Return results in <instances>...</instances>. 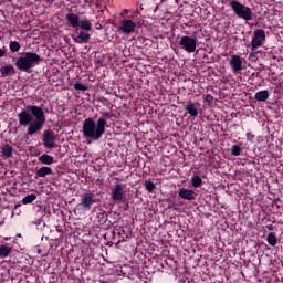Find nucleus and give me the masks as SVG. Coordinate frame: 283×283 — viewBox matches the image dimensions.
Returning <instances> with one entry per match:
<instances>
[{"mask_svg": "<svg viewBox=\"0 0 283 283\" xmlns=\"http://www.w3.org/2000/svg\"><path fill=\"white\" fill-rule=\"evenodd\" d=\"M18 120L21 127H28L27 134L32 138L43 129L45 113H43V108L36 105H28L24 111L18 114Z\"/></svg>", "mask_w": 283, "mask_h": 283, "instance_id": "1", "label": "nucleus"}, {"mask_svg": "<svg viewBox=\"0 0 283 283\" xmlns=\"http://www.w3.org/2000/svg\"><path fill=\"white\" fill-rule=\"evenodd\" d=\"M107 127V119L98 118L96 122L88 117L84 120L82 129L83 136L85 138H91V140H101L105 134V128Z\"/></svg>", "mask_w": 283, "mask_h": 283, "instance_id": "2", "label": "nucleus"}, {"mask_svg": "<svg viewBox=\"0 0 283 283\" xmlns=\"http://www.w3.org/2000/svg\"><path fill=\"white\" fill-rule=\"evenodd\" d=\"M36 63H41V55L34 52H25L15 61V67L21 72H30Z\"/></svg>", "mask_w": 283, "mask_h": 283, "instance_id": "3", "label": "nucleus"}, {"mask_svg": "<svg viewBox=\"0 0 283 283\" xmlns=\"http://www.w3.org/2000/svg\"><path fill=\"white\" fill-rule=\"evenodd\" d=\"M229 6L234 14L239 17V19H243V21H253V11L251 10V8L235 0H231L229 2Z\"/></svg>", "mask_w": 283, "mask_h": 283, "instance_id": "4", "label": "nucleus"}, {"mask_svg": "<svg viewBox=\"0 0 283 283\" xmlns=\"http://www.w3.org/2000/svg\"><path fill=\"white\" fill-rule=\"evenodd\" d=\"M179 45L181 50H185V52L191 54L196 52V48L198 45V38L189 35L181 36V39L179 40Z\"/></svg>", "mask_w": 283, "mask_h": 283, "instance_id": "5", "label": "nucleus"}, {"mask_svg": "<svg viewBox=\"0 0 283 283\" xmlns=\"http://www.w3.org/2000/svg\"><path fill=\"white\" fill-rule=\"evenodd\" d=\"M96 205V197L92 192L84 193L76 206L81 211H92V206Z\"/></svg>", "mask_w": 283, "mask_h": 283, "instance_id": "6", "label": "nucleus"}, {"mask_svg": "<svg viewBox=\"0 0 283 283\" xmlns=\"http://www.w3.org/2000/svg\"><path fill=\"white\" fill-rule=\"evenodd\" d=\"M266 41V32L262 29H256L254 31L252 41H251V48H252V52H255V50H258V48H262V45H264Z\"/></svg>", "mask_w": 283, "mask_h": 283, "instance_id": "7", "label": "nucleus"}, {"mask_svg": "<svg viewBox=\"0 0 283 283\" xmlns=\"http://www.w3.org/2000/svg\"><path fill=\"white\" fill-rule=\"evenodd\" d=\"M136 21L132 19H124L119 22L118 30L119 32H123V34H134L136 32Z\"/></svg>", "mask_w": 283, "mask_h": 283, "instance_id": "8", "label": "nucleus"}, {"mask_svg": "<svg viewBox=\"0 0 283 283\" xmlns=\"http://www.w3.org/2000/svg\"><path fill=\"white\" fill-rule=\"evenodd\" d=\"M125 184H116L112 189L111 198L113 202H123V200H125Z\"/></svg>", "mask_w": 283, "mask_h": 283, "instance_id": "9", "label": "nucleus"}, {"mask_svg": "<svg viewBox=\"0 0 283 283\" xmlns=\"http://www.w3.org/2000/svg\"><path fill=\"white\" fill-rule=\"evenodd\" d=\"M43 145L46 149H54V143H56V136L52 130H45L42 135Z\"/></svg>", "mask_w": 283, "mask_h": 283, "instance_id": "10", "label": "nucleus"}, {"mask_svg": "<svg viewBox=\"0 0 283 283\" xmlns=\"http://www.w3.org/2000/svg\"><path fill=\"white\" fill-rule=\"evenodd\" d=\"M230 67L234 74H240V72H242V57H240V55H232Z\"/></svg>", "mask_w": 283, "mask_h": 283, "instance_id": "11", "label": "nucleus"}, {"mask_svg": "<svg viewBox=\"0 0 283 283\" xmlns=\"http://www.w3.org/2000/svg\"><path fill=\"white\" fill-rule=\"evenodd\" d=\"M0 74L2 78H7V76H14L17 70H14L12 64H0Z\"/></svg>", "mask_w": 283, "mask_h": 283, "instance_id": "12", "label": "nucleus"}, {"mask_svg": "<svg viewBox=\"0 0 283 283\" xmlns=\"http://www.w3.org/2000/svg\"><path fill=\"white\" fill-rule=\"evenodd\" d=\"M178 196L179 198H182V200H196L198 193H196L193 190L181 188L178 192Z\"/></svg>", "mask_w": 283, "mask_h": 283, "instance_id": "13", "label": "nucleus"}, {"mask_svg": "<svg viewBox=\"0 0 283 283\" xmlns=\"http://www.w3.org/2000/svg\"><path fill=\"white\" fill-rule=\"evenodd\" d=\"M14 155V147H12L10 144H6L1 147V158L3 160H8L9 158H12Z\"/></svg>", "mask_w": 283, "mask_h": 283, "instance_id": "14", "label": "nucleus"}, {"mask_svg": "<svg viewBox=\"0 0 283 283\" xmlns=\"http://www.w3.org/2000/svg\"><path fill=\"white\" fill-rule=\"evenodd\" d=\"M65 19L71 28H78V23L81 22V18L78 17V14L67 13Z\"/></svg>", "mask_w": 283, "mask_h": 283, "instance_id": "15", "label": "nucleus"}, {"mask_svg": "<svg viewBox=\"0 0 283 283\" xmlns=\"http://www.w3.org/2000/svg\"><path fill=\"white\" fill-rule=\"evenodd\" d=\"M90 39H92V35L90 33H85L81 31L78 35L74 38L75 43L83 44V43H90Z\"/></svg>", "mask_w": 283, "mask_h": 283, "instance_id": "16", "label": "nucleus"}, {"mask_svg": "<svg viewBox=\"0 0 283 283\" xmlns=\"http://www.w3.org/2000/svg\"><path fill=\"white\" fill-rule=\"evenodd\" d=\"M255 101H259V103H265V101H269V91H259L254 95Z\"/></svg>", "mask_w": 283, "mask_h": 283, "instance_id": "17", "label": "nucleus"}, {"mask_svg": "<svg viewBox=\"0 0 283 283\" xmlns=\"http://www.w3.org/2000/svg\"><path fill=\"white\" fill-rule=\"evenodd\" d=\"M51 174H52V168L46 166L39 168L35 172L38 178H45L46 176H51Z\"/></svg>", "mask_w": 283, "mask_h": 283, "instance_id": "18", "label": "nucleus"}, {"mask_svg": "<svg viewBox=\"0 0 283 283\" xmlns=\"http://www.w3.org/2000/svg\"><path fill=\"white\" fill-rule=\"evenodd\" d=\"M185 109L192 118L198 117V106H196V104L189 102Z\"/></svg>", "mask_w": 283, "mask_h": 283, "instance_id": "19", "label": "nucleus"}, {"mask_svg": "<svg viewBox=\"0 0 283 283\" xmlns=\"http://www.w3.org/2000/svg\"><path fill=\"white\" fill-rule=\"evenodd\" d=\"M39 161L42 163V165H53L54 164V157L43 154L39 157Z\"/></svg>", "mask_w": 283, "mask_h": 283, "instance_id": "20", "label": "nucleus"}, {"mask_svg": "<svg viewBox=\"0 0 283 283\" xmlns=\"http://www.w3.org/2000/svg\"><path fill=\"white\" fill-rule=\"evenodd\" d=\"M12 253V248L8 244H3L0 247V258H8Z\"/></svg>", "mask_w": 283, "mask_h": 283, "instance_id": "21", "label": "nucleus"}, {"mask_svg": "<svg viewBox=\"0 0 283 283\" xmlns=\"http://www.w3.org/2000/svg\"><path fill=\"white\" fill-rule=\"evenodd\" d=\"M78 28H81V30H85L86 32H91L92 22L90 20H81L78 23Z\"/></svg>", "mask_w": 283, "mask_h": 283, "instance_id": "22", "label": "nucleus"}, {"mask_svg": "<svg viewBox=\"0 0 283 283\" xmlns=\"http://www.w3.org/2000/svg\"><path fill=\"white\" fill-rule=\"evenodd\" d=\"M266 242L270 247H275V244H277V237H275V233L270 232L266 237Z\"/></svg>", "mask_w": 283, "mask_h": 283, "instance_id": "23", "label": "nucleus"}, {"mask_svg": "<svg viewBox=\"0 0 283 283\" xmlns=\"http://www.w3.org/2000/svg\"><path fill=\"white\" fill-rule=\"evenodd\" d=\"M35 199H36L35 193L27 195L24 198H22V205H30L34 202Z\"/></svg>", "mask_w": 283, "mask_h": 283, "instance_id": "24", "label": "nucleus"}, {"mask_svg": "<svg viewBox=\"0 0 283 283\" xmlns=\"http://www.w3.org/2000/svg\"><path fill=\"white\" fill-rule=\"evenodd\" d=\"M191 184H192V187H196V188L201 187L202 186V178H200V176H198V175H195L191 178Z\"/></svg>", "mask_w": 283, "mask_h": 283, "instance_id": "25", "label": "nucleus"}, {"mask_svg": "<svg viewBox=\"0 0 283 283\" xmlns=\"http://www.w3.org/2000/svg\"><path fill=\"white\" fill-rule=\"evenodd\" d=\"M9 50L11 52H19L21 50V44H19L17 41H12L9 43Z\"/></svg>", "mask_w": 283, "mask_h": 283, "instance_id": "26", "label": "nucleus"}, {"mask_svg": "<svg viewBox=\"0 0 283 283\" xmlns=\"http://www.w3.org/2000/svg\"><path fill=\"white\" fill-rule=\"evenodd\" d=\"M74 90H77L80 92H87V86L85 84H82L80 82H76L74 84Z\"/></svg>", "mask_w": 283, "mask_h": 283, "instance_id": "27", "label": "nucleus"}, {"mask_svg": "<svg viewBox=\"0 0 283 283\" xmlns=\"http://www.w3.org/2000/svg\"><path fill=\"white\" fill-rule=\"evenodd\" d=\"M241 151H242V149L240 148L239 145H233L231 147V155L232 156H240Z\"/></svg>", "mask_w": 283, "mask_h": 283, "instance_id": "28", "label": "nucleus"}, {"mask_svg": "<svg viewBox=\"0 0 283 283\" xmlns=\"http://www.w3.org/2000/svg\"><path fill=\"white\" fill-rule=\"evenodd\" d=\"M145 187L149 191V193H151L154 189H156V185L151 180H147L145 182Z\"/></svg>", "mask_w": 283, "mask_h": 283, "instance_id": "29", "label": "nucleus"}, {"mask_svg": "<svg viewBox=\"0 0 283 283\" xmlns=\"http://www.w3.org/2000/svg\"><path fill=\"white\" fill-rule=\"evenodd\" d=\"M205 102L208 103V105H213V97L211 95H207Z\"/></svg>", "mask_w": 283, "mask_h": 283, "instance_id": "30", "label": "nucleus"}, {"mask_svg": "<svg viewBox=\"0 0 283 283\" xmlns=\"http://www.w3.org/2000/svg\"><path fill=\"white\" fill-rule=\"evenodd\" d=\"M253 138H255V135H253L252 133H248V134H247V140H248V143H252V142H253Z\"/></svg>", "mask_w": 283, "mask_h": 283, "instance_id": "31", "label": "nucleus"}, {"mask_svg": "<svg viewBox=\"0 0 283 283\" xmlns=\"http://www.w3.org/2000/svg\"><path fill=\"white\" fill-rule=\"evenodd\" d=\"M2 56H6V46L0 48V59H2Z\"/></svg>", "mask_w": 283, "mask_h": 283, "instance_id": "32", "label": "nucleus"}, {"mask_svg": "<svg viewBox=\"0 0 283 283\" xmlns=\"http://www.w3.org/2000/svg\"><path fill=\"white\" fill-rule=\"evenodd\" d=\"M97 218H98L99 220H102L103 222H105V220H103V219L105 218V213L99 212V213L97 214Z\"/></svg>", "mask_w": 283, "mask_h": 283, "instance_id": "33", "label": "nucleus"}, {"mask_svg": "<svg viewBox=\"0 0 283 283\" xmlns=\"http://www.w3.org/2000/svg\"><path fill=\"white\" fill-rule=\"evenodd\" d=\"M266 229H268L269 231H274V230H275V227H273V224H268V226H266Z\"/></svg>", "mask_w": 283, "mask_h": 283, "instance_id": "34", "label": "nucleus"}, {"mask_svg": "<svg viewBox=\"0 0 283 283\" xmlns=\"http://www.w3.org/2000/svg\"><path fill=\"white\" fill-rule=\"evenodd\" d=\"M103 116H104V117H99V118H104V119H105V118H111V117H112V116L109 115V113H103Z\"/></svg>", "mask_w": 283, "mask_h": 283, "instance_id": "35", "label": "nucleus"}, {"mask_svg": "<svg viewBox=\"0 0 283 283\" xmlns=\"http://www.w3.org/2000/svg\"><path fill=\"white\" fill-rule=\"evenodd\" d=\"M250 56H253V53H251Z\"/></svg>", "mask_w": 283, "mask_h": 283, "instance_id": "36", "label": "nucleus"}]
</instances>
